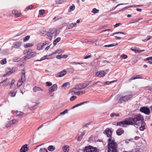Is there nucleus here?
Returning <instances> with one entry per match:
<instances>
[{"mask_svg":"<svg viewBox=\"0 0 152 152\" xmlns=\"http://www.w3.org/2000/svg\"><path fill=\"white\" fill-rule=\"evenodd\" d=\"M107 137H109L107 140V152H118V145L115 139L111 137L112 131L109 128H107L104 132Z\"/></svg>","mask_w":152,"mask_h":152,"instance_id":"nucleus-1","label":"nucleus"},{"mask_svg":"<svg viewBox=\"0 0 152 152\" xmlns=\"http://www.w3.org/2000/svg\"><path fill=\"white\" fill-rule=\"evenodd\" d=\"M135 124V125L139 126H140V124L144 122L143 116L140 114H137L135 115L134 117Z\"/></svg>","mask_w":152,"mask_h":152,"instance_id":"nucleus-2","label":"nucleus"},{"mask_svg":"<svg viewBox=\"0 0 152 152\" xmlns=\"http://www.w3.org/2000/svg\"><path fill=\"white\" fill-rule=\"evenodd\" d=\"M132 96L133 95L131 94L124 96L120 98L119 100V101L121 103H124L129 100L132 97Z\"/></svg>","mask_w":152,"mask_h":152,"instance_id":"nucleus-3","label":"nucleus"},{"mask_svg":"<svg viewBox=\"0 0 152 152\" xmlns=\"http://www.w3.org/2000/svg\"><path fill=\"white\" fill-rule=\"evenodd\" d=\"M84 152H97V150L96 148L90 145L85 147Z\"/></svg>","mask_w":152,"mask_h":152,"instance_id":"nucleus-4","label":"nucleus"},{"mask_svg":"<svg viewBox=\"0 0 152 152\" xmlns=\"http://www.w3.org/2000/svg\"><path fill=\"white\" fill-rule=\"evenodd\" d=\"M89 85V84L88 83H79L76 85L75 88V89L77 90H80L85 88V87Z\"/></svg>","mask_w":152,"mask_h":152,"instance_id":"nucleus-5","label":"nucleus"},{"mask_svg":"<svg viewBox=\"0 0 152 152\" xmlns=\"http://www.w3.org/2000/svg\"><path fill=\"white\" fill-rule=\"evenodd\" d=\"M126 125H135V122L134 118H129L125 120Z\"/></svg>","mask_w":152,"mask_h":152,"instance_id":"nucleus-6","label":"nucleus"},{"mask_svg":"<svg viewBox=\"0 0 152 152\" xmlns=\"http://www.w3.org/2000/svg\"><path fill=\"white\" fill-rule=\"evenodd\" d=\"M22 44V42H21L17 41L14 42L11 47L12 48L19 49Z\"/></svg>","mask_w":152,"mask_h":152,"instance_id":"nucleus-7","label":"nucleus"},{"mask_svg":"<svg viewBox=\"0 0 152 152\" xmlns=\"http://www.w3.org/2000/svg\"><path fill=\"white\" fill-rule=\"evenodd\" d=\"M140 111L147 115H149L150 113L149 109L145 107H141L140 109Z\"/></svg>","mask_w":152,"mask_h":152,"instance_id":"nucleus-8","label":"nucleus"},{"mask_svg":"<svg viewBox=\"0 0 152 152\" xmlns=\"http://www.w3.org/2000/svg\"><path fill=\"white\" fill-rule=\"evenodd\" d=\"M57 89V85L56 84H53L49 89V93H50L56 91Z\"/></svg>","mask_w":152,"mask_h":152,"instance_id":"nucleus-9","label":"nucleus"},{"mask_svg":"<svg viewBox=\"0 0 152 152\" xmlns=\"http://www.w3.org/2000/svg\"><path fill=\"white\" fill-rule=\"evenodd\" d=\"M106 72L104 71H100L96 73V75L98 77H102L105 76Z\"/></svg>","mask_w":152,"mask_h":152,"instance_id":"nucleus-10","label":"nucleus"},{"mask_svg":"<svg viewBox=\"0 0 152 152\" xmlns=\"http://www.w3.org/2000/svg\"><path fill=\"white\" fill-rule=\"evenodd\" d=\"M56 31V29L54 28L50 29L47 33L48 36L49 37H52Z\"/></svg>","mask_w":152,"mask_h":152,"instance_id":"nucleus-11","label":"nucleus"},{"mask_svg":"<svg viewBox=\"0 0 152 152\" xmlns=\"http://www.w3.org/2000/svg\"><path fill=\"white\" fill-rule=\"evenodd\" d=\"M28 148L27 147V145L25 144L23 145L20 149V152H26L27 151Z\"/></svg>","mask_w":152,"mask_h":152,"instance_id":"nucleus-12","label":"nucleus"},{"mask_svg":"<svg viewBox=\"0 0 152 152\" xmlns=\"http://www.w3.org/2000/svg\"><path fill=\"white\" fill-rule=\"evenodd\" d=\"M126 125L125 121L118 122L117 124V126H120L124 127Z\"/></svg>","mask_w":152,"mask_h":152,"instance_id":"nucleus-13","label":"nucleus"},{"mask_svg":"<svg viewBox=\"0 0 152 152\" xmlns=\"http://www.w3.org/2000/svg\"><path fill=\"white\" fill-rule=\"evenodd\" d=\"M26 80L25 73L24 71H23L22 73V76L20 79L19 80L22 81V82H24Z\"/></svg>","mask_w":152,"mask_h":152,"instance_id":"nucleus-14","label":"nucleus"},{"mask_svg":"<svg viewBox=\"0 0 152 152\" xmlns=\"http://www.w3.org/2000/svg\"><path fill=\"white\" fill-rule=\"evenodd\" d=\"M24 115V113L20 111H16L15 113V115L17 116L20 117Z\"/></svg>","mask_w":152,"mask_h":152,"instance_id":"nucleus-15","label":"nucleus"},{"mask_svg":"<svg viewBox=\"0 0 152 152\" xmlns=\"http://www.w3.org/2000/svg\"><path fill=\"white\" fill-rule=\"evenodd\" d=\"M66 73V71L65 69H64L62 71H61L58 74V77H62L65 75ZM57 77H58V76H57Z\"/></svg>","mask_w":152,"mask_h":152,"instance_id":"nucleus-16","label":"nucleus"},{"mask_svg":"<svg viewBox=\"0 0 152 152\" xmlns=\"http://www.w3.org/2000/svg\"><path fill=\"white\" fill-rule=\"evenodd\" d=\"M85 134V133L84 132H80L78 134L79 136L77 138V140L78 141H80L81 139L83 138V136Z\"/></svg>","mask_w":152,"mask_h":152,"instance_id":"nucleus-17","label":"nucleus"},{"mask_svg":"<svg viewBox=\"0 0 152 152\" xmlns=\"http://www.w3.org/2000/svg\"><path fill=\"white\" fill-rule=\"evenodd\" d=\"M76 24L77 23H70V24H69V25L67 26L66 28L67 30L72 28L73 27L75 26H76Z\"/></svg>","mask_w":152,"mask_h":152,"instance_id":"nucleus-18","label":"nucleus"},{"mask_svg":"<svg viewBox=\"0 0 152 152\" xmlns=\"http://www.w3.org/2000/svg\"><path fill=\"white\" fill-rule=\"evenodd\" d=\"M52 55V54H50L49 55H46L43 56L42 57L40 60H37L35 61H42L43 60H44L47 59H50V58H49V57L50 56Z\"/></svg>","mask_w":152,"mask_h":152,"instance_id":"nucleus-19","label":"nucleus"},{"mask_svg":"<svg viewBox=\"0 0 152 152\" xmlns=\"http://www.w3.org/2000/svg\"><path fill=\"white\" fill-rule=\"evenodd\" d=\"M62 148L63 152H68L69 150V147L67 145L63 146Z\"/></svg>","mask_w":152,"mask_h":152,"instance_id":"nucleus-20","label":"nucleus"},{"mask_svg":"<svg viewBox=\"0 0 152 152\" xmlns=\"http://www.w3.org/2000/svg\"><path fill=\"white\" fill-rule=\"evenodd\" d=\"M145 123L144 122H142L140 124V126H140L139 129L141 131H143L145 129Z\"/></svg>","mask_w":152,"mask_h":152,"instance_id":"nucleus-21","label":"nucleus"},{"mask_svg":"<svg viewBox=\"0 0 152 152\" xmlns=\"http://www.w3.org/2000/svg\"><path fill=\"white\" fill-rule=\"evenodd\" d=\"M70 85L69 82H67L64 83L62 86V87L64 89H66V88H69L70 86Z\"/></svg>","mask_w":152,"mask_h":152,"instance_id":"nucleus-22","label":"nucleus"},{"mask_svg":"<svg viewBox=\"0 0 152 152\" xmlns=\"http://www.w3.org/2000/svg\"><path fill=\"white\" fill-rule=\"evenodd\" d=\"M44 43H39L37 44V49L38 50H40L42 49V47L45 45Z\"/></svg>","mask_w":152,"mask_h":152,"instance_id":"nucleus-23","label":"nucleus"},{"mask_svg":"<svg viewBox=\"0 0 152 152\" xmlns=\"http://www.w3.org/2000/svg\"><path fill=\"white\" fill-rule=\"evenodd\" d=\"M33 91L34 92H36L37 91H43V90L41 88L38 87H34L33 88Z\"/></svg>","mask_w":152,"mask_h":152,"instance_id":"nucleus-24","label":"nucleus"},{"mask_svg":"<svg viewBox=\"0 0 152 152\" xmlns=\"http://www.w3.org/2000/svg\"><path fill=\"white\" fill-rule=\"evenodd\" d=\"M117 134L118 135H121L124 133V131L122 129H118L116 131Z\"/></svg>","mask_w":152,"mask_h":152,"instance_id":"nucleus-25","label":"nucleus"},{"mask_svg":"<svg viewBox=\"0 0 152 152\" xmlns=\"http://www.w3.org/2000/svg\"><path fill=\"white\" fill-rule=\"evenodd\" d=\"M141 78V76L140 75H138L134 77H132L129 79V82H130L132 80Z\"/></svg>","mask_w":152,"mask_h":152,"instance_id":"nucleus-26","label":"nucleus"},{"mask_svg":"<svg viewBox=\"0 0 152 152\" xmlns=\"http://www.w3.org/2000/svg\"><path fill=\"white\" fill-rule=\"evenodd\" d=\"M17 91H10L9 93V95L11 97H15L17 93Z\"/></svg>","mask_w":152,"mask_h":152,"instance_id":"nucleus-27","label":"nucleus"},{"mask_svg":"<svg viewBox=\"0 0 152 152\" xmlns=\"http://www.w3.org/2000/svg\"><path fill=\"white\" fill-rule=\"evenodd\" d=\"M86 91H81L75 93V94L76 95H80L84 94L85 93Z\"/></svg>","mask_w":152,"mask_h":152,"instance_id":"nucleus-28","label":"nucleus"},{"mask_svg":"<svg viewBox=\"0 0 152 152\" xmlns=\"http://www.w3.org/2000/svg\"><path fill=\"white\" fill-rule=\"evenodd\" d=\"M61 38L58 37L56 39H55L53 42V44L55 46L56 45L57 43L59 42L61 40Z\"/></svg>","mask_w":152,"mask_h":152,"instance_id":"nucleus-29","label":"nucleus"},{"mask_svg":"<svg viewBox=\"0 0 152 152\" xmlns=\"http://www.w3.org/2000/svg\"><path fill=\"white\" fill-rule=\"evenodd\" d=\"M145 61H148V62L150 64H152V57H150L145 59Z\"/></svg>","mask_w":152,"mask_h":152,"instance_id":"nucleus-30","label":"nucleus"},{"mask_svg":"<svg viewBox=\"0 0 152 152\" xmlns=\"http://www.w3.org/2000/svg\"><path fill=\"white\" fill-rule=\"evenodd\" d=\"M29 54L31 58V57H33L35 56L36 55V53L34 51H31L30 52Z\"/></svg>","mask_w":152,"mask_h":152,"instance_id":"nucleus-31","label":"nucleus"},{"mask_svg":"<svg viewBox=\"0 0 152 152\" xmlns=\"http://www.w3.org/2000/svg\"><path fill=\"white\" fill-rule=\"evenodd\" d=\"M55 147L53 145H50L48 147V149L50 151H52L55 150Z\"/></svg>","mask_w":152,"mask_h":152,"instance_id":"nucleus-32","label":"nucleus"},{"mask_svg":"<svg viewBox=\"0 0 152 152\" xmlns=\"http://www.w3.org/2000/svg\"><path fill=\"white\" fill-rule=\"evenodd\" d=\"M128 4V3H125V4L121 3V4H118L115 7L113 8L112 9L110 10V12H111V11H113L116 8V7H117L118 6H120L121 5H124V4Z\"/></svg>","mask_w":152,"mask_h":152,"instance_id":"nucleus-33","label":"nucleus"},{"mask_svg":"<svg viewBox=\"0 0 152 152\" xmlns=\"http://www.w3.org/2000/svg\"><path fill=\"white\" fill-rule=\"evenodd\" d=\"M12 124V121H10L7 123H6L5 126L7 128L9 127H10Z\"/></svg>","mask_w":152,"mask_h":152,"instance_id":"nucleus-34","label":"nucleus"},{"mask_svg":"<svg viewBox=\"0 0 152 152\" xmlns=\"http://www.w3.org/2000/svg\"><path fill=\"white\" fill-rule=\"evenodd\" d=\"M12 121V124H16L18 123L19 120L18 119H14L12 120L11 121Z\"/></svg>","mask_w":152,"mask_h":152,"instance_id":"nucleus-35","label":"nucleus"},{"mask_svg":"<svg viewBox=\"0 0 152 152\" xmlns=\"http://www.w3.org/2000/svg\"><path fill=\"white\" fill-rule=\"evenodd\" d=\"M75 6L74 5L72 4V6H70L69 7V12H71L73 10H74L75 9Z\"/></svg>","mask_w":152,"mask_h":152,"instance_id":"nucleus-36","label":"nucleus"},{"mask_svg":"<svg viewBox=\"0 0 152 152\" xmlns=\"http://www.w3.org/2000/svg\"><path fill=\"white\" fill-rule=\"evenodd\" d=\"M118 44L117 43H116L115 44H113L110 45H105L104 47H110L113 46H114L115 45H118Z\"/></svg>","mask_w":152,"mask_h":152,"instance_id":"nucleus-37","label":"nucleus"},{"mask_svg":"<svg viewBox=\"0 0 152 152\" xmlns=\"http://www.w3.org/2000/svg\"><path fill=\"white\" fill-rule=\"evenodd\" d=\"M93 124L92 123L90 122L88 123H87L85 125V126L87 128H90L91 127L93 126Z\"/></svg>","mask_w":152,"mask_h":152,"instance_id":"nucleus-38","label":"nucleus"},{"mask_svg":"<svg viewBox=\"0 0 152 152\" xmlns=\"http://www.w3.org/2000/svg\"><path fill=\"white\" fill-rule=\"evenodd\" d=\"M99 11V10L96 9V8L93 9L92 10V12L94 14L98 13Z\"/></svg>","mask_w":152,"mask_h":152,"instance_id":"nucleus-39","label":"nucleus"},{"mask_svg":"<svg viewBox=\"0 0 152 152\" xmlns=\"http://www.w3.org/2000/svg\"><path fill=\"white\" fill-rule=\"evenodd\" d=\"M38 107V104H35L32 107H29L30 109L31 110H34L36 108H37Z\"/></svg>","mask_w":152,"mask_h":152,"instance_id":"nucleus-40","label":"nucleus"},{"mask_svg":"<svg viewBox=\"0 0 152 152\" xmlns=\"http://www.w3.org/2000/svg\"><path fill=\"white\" fill-rule=\"evenodd\" d=\"M20 60V58L19 57H16L13 58V61L15 62H18Z\"/></svg>","mask_w":152,"mask_h":152,"instance_id":"nucleus-41","label":"nucleus"},{"mask_svg":"<svg viewBox=\"0 0 152 152\" xmlns=\"http://www.w3.org/2000/svg\"><path fill=\"white\" fill-rule=\"evenodd\" d=\"M33 45V44L31 43H27L25 45V47L26 48L31 47Z\"/></svg>","mask_w":152,"mask_h":152,"instance_id":"nucleus-42","label":"nucleus"},{"mask_svg":"<svg viewBox=\"0 0 152 152\" xmlns=\"http://www.w3.org/2000/svg\"><path fill=\"white\" fill-rule=\"evenodd\" d=\"M68 110L67 109H66L64 110V111L61 112L59 114V115H64L66 113H67L68 112Z\"/></svg>","mask_w":152,"mask_h":152,"instance_id":"nucleus-43","label":"nucleus"},{"mask_svg":"<svg viewBox=\"0 0 152 152\" xmlns=\"http://www.w3.org/2000/svg\"><path fill=\"white\" fill-rule=\"evenodd\" d=\"M62 52V50H61L58 49L56 51L54 52L52 54V55L54 54H55L56 53L60 54Z\"/></svg>","mask_w":152,"mask_h":152,"instance_id":"nucleus-44","label":"nucleus"},{"mask_svg":"<svg viewBox=\"0 0 152 152\" xmlns=\"http://www.w3.org/2000/svg\"><path fill=\"white\" fill-rule=\"evenodd\" d=\"M120 116L119 113H112L110 115V116L112 117L114 116L118 117Z\"/></svg>","mask_w":152,"mask_h":152,"instance_id":"nucleus-45","label":"nucleus"},{"mask_svg":"<svg viewBox=\"0 0 152 152\" xmlns=\"http://www.w3.org/2000/svg\"><path fill=\"white\" fill-rule=\"evenodd\" d=\"M30 36L28 35L26 36L23 39V41L24 42H26L28 41L30 38Z\"/></svg>","mask_w":152,"mask_h":152,"instance_id":"nucleus-46","label":"nucleus"},{"mask_svg":"<svg viewBox=\"0 0 152 152\" xmlns=\"http://www.w3.org/2000/svg\"><path fill=\"white\" fill-rule=\"evenodd\" d=\"M9 50L8 49H6L4 50L3 53L5 55H7L9 53Z\"/></svg>","mask_w":152,"mask_h":152,"instance_id":"nucleus-47","label":"nucleus"},{"mask_svg":"<svg viewBox=\"0 0 152 152\" xmlns=\"http://www.w3.org/2000/svg\"><path fill=\"white\" fill-rule=\"evenodd\" d=\"M39 151V152H48V151L46 149L42 148L40 149Z\"/></svg>","mask_w":152,"mask_h":152,"instance_id":"nucleus-48","label":"nucleus"},{"mask_svg":"<svg viewBox=\"0 0 152 152\" xmlns=\"http://www.w3.org/2000/svg\"><path fill=\"white\" fill-rule=\"evenodd\" d=\"M45 11L44 10H41L39 11V13L40 15H42L44 14Z\"/></svg>","mask_w":152,"mask_h":152,"instance_id":"nucleus-49","label":"nucleus"},{"mask_svg":"<svg viewBox=\"0 0 152 152\" xmlns=\"http://www.w3.org/2000/svg\"><path fill=\"white\" fill-rule=\"evenodd\" d=\"M7 63L6 59L4 58L1 61V63L2 64H4Z\"/></svg>","mask_w":152,"mask_h":152,"instance_id":"nucleus-50","label":"nucleus"},{"mask_svg":"<svg viewBox=\"0 0 152 152\" xmlns=\"http://www.w3.org/2000/svg\"><path fill=\"white\" fill-rule=\"evenodd\" d=\"M23 83V82H22L19 80L17 84V86L18 87H20L22 85Z\"/></svg>","mask_w":152,"mask_h":152,"instance_id":"nucleus-51","label":"nucleus"},{"mask_svg":"<svg viewBox=\"0 0 152 152\" xmlns=\"http://www.w3.org/2000/svg\"><path fill=\"white\" fill-rule=\"evenodd\" d=\"M17 69V68L16 67H15L12 68V70H10L12 74L15 72Z\"/></svg>","mask_w":152,"mask_h":152,"instance_id":"nucleus-52","label":"nucleus"},{"mask_svg":"<svg viewBox=\"0 0 152 152\" xmlns=\"http://www.w3.org/2000/svg\"><path fill=\"white\" fill-rule=\"evenodd\" d=\"M33 7V6L32 5H30L28 7H27L26 8V10H29L31 9Z\"/></svg>","mask_w":152,"mask_h":152,"instance_id":"nucleus-53","label":"nucleus"},{"mask_svg":"<svg viewBox=\"0 0 152 152\" xmlns=\"http://www.w3.org/2000/svg\"><path fill=\"white\" fill-rule=\"evenodd\" d=\"M31 58L30 56H29V54L26 56H25L24 57V59L25 60H26Z\"/></svg>","mask_w":152,"mask_h":152,"instance_id":"nucleus-54","label":"nucleus"},{"mask_svg":"<svg viewBox=\"0 0 152 152\" xmlns=\"http://www.w3.org/2000/svg\"><path fill=\"white\" fill-rule=\"evenodd\" d=\"M76 98H77V96H71L70 99V100L71 101H74L75 99Z\"/></svg>","mask_w":152,"mask_h":152,"instance_id":"nucleus-55","label":"nucleus"},{"mask_svg":"<svg viewBox=\"0 0 152 152\" xmlns=\"http://www.w3.org/2000/svg\"><path fill=\"white\" fill-rule=\"evenodd\" d=\"M124 34V35L126 34V33H124V32H115V33H114L112 35H115V34Z\"/></svg>","mask_w":152,"mask_h":152,"instance_id":"nucleus-56","label":"nucleus"},{"mask_svg":"<svg viewBox=\"0 0 152 152\" xmlns=\"http://www.w3.org/2000/svg\"><path fill=\"white\" fill-rule=\"evenodd\" d=\"M56 2L57 4H61L63 2V1L61 0H57Z\"/></svg>","mask_w":152,"mask_h":152,"instance_id":"nucleus-57","label":"nucleus"},{"mask_svg":"<svg viewBox=\"0 0 152 152\" xmlns=\"http://www.w3.org/2000/svg\"><path fill=\"white\" fill-rule=\"evenodd\" d=\"M46 86H50L52 85V83L51 82H47L46 83Z\"/></svg>","mask_w":152,"mask_h":152,"instance_id":"nucleus-58","label":"nucleus"},{"mask_svg":"<svg viewBox=\"0 0 152 152\" xmlns=\"http://www.w3.org/2000/svg\"><path fill=\"white\" fill-rule=\"evenodd\" d=\"M18 11L17 10H13L12 11V13L13 15H16L18 13Z\"/></svg>","mask_w":152,"mask_h":152,"instance_id":"nucleus-59","label":"nucleus"},{"mask_svg":"<svg viewBox=\"0 0 152 152\" xmlns=\"http://www.w3.org/2000/svg\"><path fill=\"white\" fill-rule=\"evenodd\" d=\"M9 84V82H7V80H6V82H4V83L3 84V85L5 86H7Z\"/></svg>","mask_w":152,"mask_h":152,"instance_id":"nucleus-60","label":"nucleus"},{"mask_svg":"<svg viewBox=\"0 0 152 152\" xmlns=\"http://www.w3.org/2000/svg\"><path fill=\"white\" fill-rule=\"evenodd\" d=\"M63 57V56H61V55H58L56 56V58L58 59H61V58Z\"/></svg>","mask_w":152,"mask_h":152,"instance_id":"nucleus-61","label":"nucleus"},{"mask_svg":"<svg viewBox=\"0 0 152 152\" xmlns=\"http://www.w3.org/2000/svg\"><path fill=\"white\" fill-rule=\"evenodd\" d=\"M121 25V23H117L114 25V26L115 27H117Z\"/></svg>","mask_w":152,"mask_h":152,"instance_id":"nucleus-62","label":"nucleus"},{"mask_svg":"<svg viewBox=\"0 0 152 152\" xmlns=\"http://www.w3.org/2000/svg\"><path fill=\"white\" fill-rule=\"evenodd\" d=\"M29 53H30V51L29 50H25L24 51V52H23V53H24V54H26V53L28 54Z\"/></svg>","mask_w":152,"mask_h":152,"instance_id":"nucleus-63","label":"nucleus"},{"mask_svg":"<svg viewBox=\"0 0 152 152\" xmlns=\"http://www.w3.org/2000/svg\"><path fill=\"white\" fill-rule=\"evenodd\" d=\"M91 57V55H89L88 56H86L84 57V58L85 59H86L88 58H90Z\"/></svg>","mask_w":152,"mask_h":152,"instance_id":"nucleus-64","label":"nucleus"}]
</instances>
